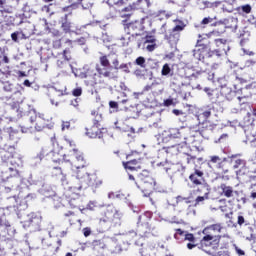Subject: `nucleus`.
Segmentation results:
<instances>
[{
    "instance_id": "0e129e2a",
    "label": "nucleus",
    "mask_w": 256,
    "mask_h": 256,
    "mask_svg": "<svg viewBox=\"0 0 256 256\" xmlns=\"http://www.w3.org/2000/svg\"><path fill=\"white\" fill-rule=\"evenodd\" d=\"M83 235L84 237H89V235H91V228H84Z\"/></svg>"
},
{
    "instance_id": "ddd939ff",
    "label": "nucleus",
    "mask_w": 256,
    "mask_h": 256,
    "mask_svg": "<svg viewBox=\"0 0 256 256\" xmlns=\"http://www.w3.org/2000/svg\"><path fill=\"white\" fill-rule=\"evenodd\" d=\"M183 133H185V129L183 128H171L168 131V137H170V139H187V137L183 136Z\"/></svg>"
},
{
    "instance_id": "f8f14e48",
    "label": "nucleus",
    "mask_w": 256,
    "mask_h": 256,
    "mask_svg": "<svg viewBox=\"0 0 256 256\" xmlns=\"http://www.w3.org/2000/svg\"><path fill=\"white\" fill-rule=\"evenodd\" d=\"M86 135L90 139H102L103 138V132L99 129V126H95V124L90 128H86Z\"/></svg>"
},
{
    "instance_id": "774afa93",
    "label": "nucleus",
    "mask_w": 256,
    "mask_h": 256,
    "mask_svg": "<svg viewBox=\"0 0 256 256\" xmlns=\"http://www.w3.org/2000/svg\"><path fill=\"white\" fill-rule=\"evenodd\" d=\"M231 48L228 46V44H226V46H222L221 47V51L222 53H225V55H227V52L230 50Z\"/></svg>"
},
{
    "instance_id": "c756f323",
    "label": "nucleus",
    "mask_w": 256,
    "mask_h": 256,
    "mask_svg": "<svg viewBox=\"0 0 256 256\" xmlns=\"http://www.w3.org/2000/svg\"><path fill=\"white\" fill-rule=\"evenodd\" d=\"M133 163H137V160H131L129 162L124 163L125 169H129L130 171H137V169H141V167H135Z\"/></svg>"
},
{
    "instance_id": "f257e3e1",
    "label": "nucleus",
    "mask_w": 256,
    "mask_h": 256,
    "mask_svg": "<svg viewBox=\"0 0 256 256\" xmlns=\"http://www.w3.org/2000/svg\"><path fill=\"white\" fill-rule=\"evenodd\" d=\"M123 223V212L115 208V206H108L105 215L100 219L101 227L104 229H111V227H119Z\"/></svg>"
},
{
    "instance_id": "39448f33",
    "label": "nucleus",
    "mask_w": 256,
    "mask_h": 256,
    "mask_svg": "<svg viewBox=\"0 0 256 256\" xmlns=\"http://www.w3.org/2000/svg\"><path fill=\"white\" fill-rule=\"evenodd\" d=\"M185 29V25H176L172 30L169 31V34H166L165 37L172 47L179 43L181 37L180 31Z\"/></svg>"
},
{
    "instance_id": "e433bc0d",
    "label": "nucleus",
    "mask_w": 256,
    "mask_h": 256,
    "mask_svg": "<svg viewBox=\"0 0 256 256\" xmlns=\"http://www.w3.org/2000/svg\"><path fill=\"white\" fill-rule=\"evenodd\" d=\"M62 29L64 33H70L71 32V22H63L62 23Z\"/></svg>"
},
{
    "instance_id": "8fccbe9b",
    "label": "nucleus",
    "mask_w": 256,
    "mask_h": 256,
    "mask_svg": "<svg viewBox=\"0 0 256 256\" xmlns=\"http://www.w3.org/2000/svg\"><path fill=\"white\" fill-rule=\"evenodd\" d=\"M82 93H83V90L81 88H75L72 91V94L74 95V97H81Z\"/></svg>"
},
{
    "instance_id": "2eb2a0df",
    "label": "nucleus",
    "mask_w": 256,
    "mask_h": 256,
    "mask_svg": "<svg viewBox=\"0 0 256 256\" xmlns=\"http://www.w3.org/2000/svg\"><path fill=\"white\" fill-rule=\"evenodd\" d=\"M214 25H225L228 29H237V19L230 18L216 22Z\"/></svg>"
},
{
    "instance_id": "9b49d317",
    "label": "nucleus",
    "mask_w": 256,
    "mask_h": 256,
    "mask_svg": "<svg viewBox=\"0 0 256 256\" xmlns=\"http://www.w3.org/2000/svg\"><path fill=\"white\" fill-rule=\"evenodd\" d=\"M10 163L12 165V167L9 168L11 177H17L19 175L17 167H23V160H21V158H13Z\"/></svg>"
},
{
    "instance_id": "b1692460",
    "label": "nucleus",
    "mask_w": 256,
    "mask_h": 256,
    "mask_svg": "<svg viewBox=\"0 0 256 256\" xmlns=\"http://www.w3.org/2000/svg\"><path fill=\"white\" fill-rule=\"evenodd\" d=\"M213 113H215V108L213 106H207V108L200 115L203 117V119H209Z\"/></svg>"
},
{
    "instance_id": "2f4dec72",
    "label": "nucleus",
    "mask_w": 256,
    "mask_h": 256,
    "mask_svg": "<svg viewBox=\"0 0 256 256\" xmlns=\"http://www.w3.org/2000/svg\"><path fill=\"white\" fill-rule=\"evenodd\" d=\"M7 133L9 134L11 141H15V139H17V130H14L12 127H10L7 128Z\"/></svg>"
},
{
    "instance_id": "7ed1b4c3",
    "label": "nucleus",
    "mask_w": 256,
    "mask_h": 256,
    "mask_svg": "<svg viewBox=\"0 0 256 256\" xmlns=\"http://www.w3.org/2000/svg\"><path fill=\"white\" fill-rule=\"evenodd\" d=\"M92 185H94L93 178H91V175L86 173L81 178H74V185L70 186L69 189L74 191V193H77V191H81V189H87V187H92Z\"/></svg>"
},
{
    "instance_id": "c85d7f7f",
    "label": "nucleus",
    "mask_w": 256,
    "mask_h": 256,
    "mask_svg": "<svg viewBox=\"0 0 256 256\" xmlns=\"http://www.w3.org/2000/svg\"><path fill=\"white\" fill-rule=\"evenodd\" d=\"M134 64L138 65V67H141V69H145V67H147V61L143 56H139L138 58H136Z\"/></svg>"
},
{
    "instance_id": "5fc2aeb1",
    "label": "nucleus",
    "mask_w": 256,
    "mask_h": 256,
    "mask_svg": "<svg viewBox=\"0 0 256 256\" xmlns=\"http://www.w3.org/2000/svg\"><path fill=\"white\" fill-rule=\"evenodd\" d=\"M0 13H1L3 16L5 15V13H11V8L7 7V5L4 6V7H1V8H0Z\"/></svg>"
},
{
    "instance_id": "79ce46f5",
    "label": "nucleus",
    "mask_w": 256,
    "mask_h": 256,
    "mask_svg": "<svg viewBox=\"0 0 256 256\" xmlns=\"http://www.w3.org/2000/svg\"><path fill=\"white\" fill-rule=\"evenodd\" d=\"M52 7L53 4L45 5L42 7V11H44V13H50V15H53L55 12H52Z\"/></svg>"
},
{
    "instance_id": "dca6fc26",
    "label": "nucleus",
    "mask_w": 256,
    "mask_h": 256,
    "mask_svg": "<svg viewBox=\"0 0 256 256\" xmlns=\"http://www.w3.org/2000/svg\"><path fill=\"white\" fill-rule=\"evenodd\" d=\"M204 93H206L211 103H217V99H219V92H217V90L205 87Z\"/></svg>"
},
{
    "instance_id": "ea45409f",
    "label": "nucleus",
    "mask_w": 256,
    "mask_h": 256,
    "mask_svg": "<svg viewBox=\"0 0 256 256\" xmlns=\"http://www.w3.org/2000/svg\"><path fill=\"white\" fill-rule=\"evenodd\" d=\"M16 208L19 211H25V209H27V201H25V200L20 201V204L16 205Z\"/></svg>"
},
{
    "instance_id": "4be33fe9",
    "label": "nucleus",
    "mask_w": 256,
    "mask_h": 256,
    "mask_svg": "<svg viewBox=\"0 0 256 256\" xmlns=\"http://www.w3.org/2000/svg\"><path fill=\"white\" fill-rule=\"evenodd\" d=\"M149 171L147 170H143L140 174H138V182L136 183V187L141 188V186L139 185V183H142L143 181H145L148 177H149Z\"/></svg>"
},
{
    "instance_id": "bb28decb",
    "label": "nucleus",
    "mask_w": 256,
    "mask_h": 256,
    "mask_svg": "<svg viewBox=\"0 0 256 256\" xmlns=\"http://www.w3.org/2000/svg\"><path fill=\"white\" fill-rule=\"evenodd\" d=\"M0 227H11L9 222H7V218L5 217V213L2 208H0Z\"/></svg>"
},
{
    "instance_id": "338daca9",
    "label": "nucleus",
    "mask_w": 256,
    "mask_h": 256,
    "mask_svg": "<svg viewBox=\"0 0 256 256\" xmlns=\"http://www.w3.org/2000/svg\"><path fill=\"white\" fill-rule=\"evenodd\" d=\"M140 254H141V256H151V253H149V250H147V248L142 249L140 251Z\"/></svg>"
},
{
    "instance_id": "13d9d810",
    "label": "nucleus",
    "mask_w": 256,
    "mask_h": 256,
    "mask_svg": "<svg viewBox=\"0 0 256 256\" xmlns=\"http://www.w3.org/2000/svg\"><path fill=\"white\" fill-rule=\"evenodd\" d=\"M213 19L214 18H211V17H206L202 20L201 24L202 25H209V23H213Z\"/></svg>"
},
{
    "instance_id": "423d86ee",
    "label": "nucleus",
    "mask_w": 256,
    "mask_h": 256,
    "mask_svg": "<svg viewBox=\"0 0 256 256\" xmlns=\"http://www.w3.org/2000/svg\"><path fill=\"white\" fill-rule=\"evenodd\" d=\"M175 239H184V241H190V243L187 244L188 249L195 248V236L192 233H189L187 231H183L181 229L176 230V233L174 234Z\"/></svg>"
},
{
    "instance_id": "052dcab7",
    "label": "nucleus",
    "mask_w": 256,
    "mask_h": 256,
    "mask_svg": "<svg viewBox=\"0 0 256 256\" xmlns=\"http://www.w3.org/2000/svg\"><path fill=\"white\" fill-rule=\"evenodd\" d=\"M19 35H20V33L19 32H14V33H12L11 34V39H12V41H15V43H17V41H19Z\"/></svg>"
},
{
    "instance_id": "bf43d9fd",
    "label": "nucleus",
    "mask_w": 256,
    "mask_h": 256,
    "mask_svg": "<svg viewBox=\"0 0 256 256\" xmlns=\"http://www.w3.org/2000/svg\"><path fill=\"white\" fill-rule=\"evenodd\" d=\"M255 65H256V61L255 60H247L246 62H245V67H255Z\"/></svg>"
},
{
    "instance_id": "aec40b11",
    "label": "nucleus",
    "mask_w": 256,
    "mask_h": 256,
    "mask_svg": "<svg viewBox=\"0 0 256 256\" xmlns=\"http://www.w3.org/2000/svg\"><path fill=\"white\" fill-rule=\"evenodd\" d=\"M68 203L71 209H77L81 207V197H79V195L76 194L75 197H71L68 200Z\"/></svg>"
},
{
    "instance_id": "c03bdc74",
    "label": "nucleus",
    "mask_w": 256,
    "mask_h": 256,
    "mask_svg": "<svg viewBox=\"0 0 256 256\" xmlns=\"http://www.w3.org/2000/svg\"><path fill=\"white\" fill-rule=\"evenodd\" d=\"M112 65L116 71H119V59H117V56H113L112 59Z\"/></svg>"
},
{
    "instance_id": "603ef678",
    "label": "nucleus",
    "mask_w": 256,
    "mask_h": 256,
    "mask_svg": "<svg viewBox=\"0 0 256 256\" xmlns=\"http://www.w3.org/2000/svg\"><path fill=\"white\" fill-rule=\"evenodd\" d=\"M193 57L195 59H198V61H201V58H202L201 50H193Z\"/></svg>"
},
{
    "instance_id": "6e6552de",
    "label": "nucleus",
    "mask_w": 256,
    "mask_h": 256,
    "mask_svg": "<svg viewBox=\"0 0 256 256\" xmlns=\"http://www.w3.org/2000/svg\"><path fill=\"white\" fill-rule=\"evenodd\" d=\"M41 225V216H37L35 213H30L27 216V220L24 221L23 227H34V229H39Z\"/></svg>"
},
{
    "instance_id": "c9c22d12",
    "label": "nucleus",
    "mask_w": 256,
    "mask_h": 256,
    "mask_svg": "<svg viewBox=\"0 0 256 256\" xmlns=\"http://www.w3.org/2000/svg\"><path fill=\"white\" fill-rule=\"evenodd\" d=\"M216 47H219L221 49L222 47H227V40L225 39H216L215 40Z\"/></svg>"
},
{
    "instance_id": "49530a36",
    "label": "nucleus",
    "mask_w": 256,
    "mask_h": 256,
    "mask_svg": "<svg viewBox=\"0 0 256 256\" xmlns=\"http://www.w3.org/2000/svg\"><path fill=\"white\" fill-rule=\"evenodd\" d=\"M21 132L22 133H35V129H33V127L22 126Z\"/></svg>"
},
{
    "instance_id": "1a4fd4ad",
    "label": "nucleus",
    "mask_w": 256,
    "mask_h": 256,
    "mask_svg": "<svg viewBox=\"0 0 256 256\" xmlns=\"http://www.w3.org/2000/svg\"><path fill=\"white\" fill-rule=\"evenodd\" d=\"M239 157H241V154H232L228 157V159H230V163L233 165V169L235 170L245 169V167L247 166V161Z\"/></svg>"
},
{
    "instance_id": "864d4df0",
    "label": "nucleus",
    "mask_w": 256,
    "mask_h": 256,
    "mask_svg": "<svg viewBox=\"0 0 256 256\" xmlns=\"http://www.w3.org/2000/svg\"><path fill=\"white\" fill-rule=\"evenodd\" d=\"M241 10L243 11V13H251V5L246 4L244 6H241Z\"/></svg>"
},
{
    "instance_id": "58836bf2",
    "label": "nucleus",
    "mask_w": 256,
    "mask_h": 256,
    "mask_svg": "<svg viewBox=\"0 0 256 256\" xmlns=\"http://www.w3.org/2000/svg\"><path fill=\"white\" fill-rule=\"evenodd\" d=\"M210 229H212V231H215L216 233H221V231H223V226H221V224H214L210 227Z\"/></svg>"
},
{
    "instance_id": "a18cd8bd",
    "label": "nucleus",
    "mask_w": 256,
    "mask_h": 256,
    "mask_svg": "<svg viewBox=\"0 0 256 256\" xmlns=\"http://www.w3.org/2000/svg\"><path fill=\"white\" fill-rule=\"evenodd\" d=\"M62 59H64V61H67V63H69V61L71 60V54H70L69 50H64Z\"/></svg>"
},
{
    "instance_id": "f3484780",
    "label": "nucleus",
    "mask_w": 256,
    "mask_h": 256,
    "mask_svg": "<svg viewBox=\"0 0 256 256\" xmlns=\"http://www.w3.org/2000/svg\"><path fill=\"white\" fill-rule=\"evenodd\" d=\"M52 175H54V177H57L58 179H60L62 185H67V177L65 176V173H63V170L59 167H55L53 169Z\"/></svg>"
},
{
    "instance_id": "20e7f679",
    "label": "nucleus",
    "mask_w": 256,
    "mask_h": 256,
    "mask_svg": "<svg viewBox=\"0 0 256 256\" xmlns=\"http://www.w3.org/2000/svg\"><path fill=\"white\" fill-rule=\"evenodd\" d=\"M28 116H29V121L30 123H35V131H43V129H45V125H47L45 122L47 120H45V115L38 113L37 111H35V109H31L30 111H28Z\"/></svg>"
},
{
    "instance_id": "5701e85b",
    "label": "nucleus",
    "mask_w": 256,
    "mask_h": 256,
    "mask_svg": "<svg viewBox=\"0 0 256 256\" xmlns=\"http://www.w3.org/2000/svg\"><path fill=\"white\" fill-rule=\"evenodd\" d=\"M75 158H76V161H78L79 164H75L74 167H76V169H83V167H85V160L83 158V155L79 154V153H76Z\"/></svg>"
},
{
    "instance_id": "e2e57ef3",
    "label": "nucleus",
    "mask_w": 256,
    "mask_h": 256,
    "mask_svg": "<svg viewBox=\"0 0 256 256\" xmlns=\"http://www.w3.org/2000/svg\"><path fill=\"white\" fill-rule=\"evenodd\" d=\"M235 251L237 253V255L239 256H245V251H243L241 248L235 246Z\"/></svg>"
},
{
    "instance_id": "4c0bfd02",
    "label": "nucleus",
    "mask_w": 256,
    "mask_h": 256,
    "mask_svg": "<svg viewBox=\"0 0 256 256\" xmlns=\"http://www.w3.org/2000/svg\"><path fill=\"white\" fill-rule=\"evenodd\" d=\"M67 65H69V62H67L63 58L57 60V67H59L60 69H63V67H67Z\"/></svg>"
},
{
    "instance_id": "0eeeda50",
    "label": "nucleus",
    "mask_w": 256,
    "mask_h": 256,
    "mask_svg": "<svg viewBox=\"0 0 256 256\" xmlns=\"http://www.w3.org/2000/svg\"><path fill=\"white\" fill-rule=\"evenodd\" d=\"M220 239V236L206 235L201 240V247L202 249H205V247H211V249L215 250L219 247Z\"/></svg>"
},
{
    "instance_id": "680f3d73",
    "label": "nucleus",
    "mask_w": 256,
    "mask_h": 256,
    "mask_svg": "<svg viewBox=\"0 0 256 256\" xmlns=\"http://www.w3.org/2000/svg\"><path fill=\"white\" fill-rule=\"evenodd\" d=\"M212 55H216V57H221V55H223V50H221V48L214 50L212 52Z\"/></svg>"
},
{
    "instance_id": "cd10ccee",
    "label": "nucleus",
    "mask_w": 256,
    "mask_h": 256,
    "mask_svg": "<svg viewBox=\"0 0 256 256\" xmlns=\"http://www.w3.org/2000/svg\"><path fill=\"white\" fill-rule=\"evenodd\" d=\"M135 77L138 79H145V76L147 75V69L143 68H138L134 71Z\"/></svg>"
},
{
    "instance_id": "3c124183",
    "label": "nucleus",
    "mask_w": 256,
    "mask_h": 256,
    "mask_svg": "<svg viewBox=\"0 0 256 256\" xmlns=\"http://www.w3.org/2000/svg\"><path fill=\"white\" fill-rule=\"evenodd\" d=\"M19 103H23V100L13 102V104L10 105L11 109H13V111H19Z\"/></svg>"
},
{
    "instance_id": "f03ea898",
    "label": "nucleus",
    "mask_w": 256,
    "mask_h": 256,
    "mask_svg": "<svg viewBox=\"0 0 256 256\" xmlns=\"http://www.w3.org/2000/svg\"><path fill=\"white\" fill-rule=\"evenodd\" d=\"M96 71L100 77L106 79H115V73H113V66H111V60L107 56L100 57V64L96 65Z\"/></svg>"
},
{
    "instance_id": "4d7b16f0",
    "label": "nucleus",
    "mask_w": 256,
    "mask_h": 256,
    "mask_svg": "<svg viewBox=\"0 0 256 256\" xmlns=\"http://www.w3.org/2000/svg\"><path fill=\"white\" fill-rule=\"evenodd\" d=\"M192 175H195L196 177L203 181V171L196 169Z\"/></svg>"
},
{
    "instance_id": "a19ab883",
    "label": "nucleus",
    "mask_w": 256,
    "mask_h": 256,
    "mask_svg": "<svg viewBox=\"0 0 256 256\" xmlns=\"http://www.w3.org/2000/svg\"><path fill=\"white\" fill-rule=\"evenodd\" d=\"M146 65H148V67H150V69H155V67H157V61L149 58L146 62Z\"/></svg>"
},
{
    "instance_id": "72a5a7b5",
    "label": "nucleus",
    "mask_w": 256,
    "mask_h": 256,
    "mask_svg": "<svg viewBox=\"0 0 256 256\" xmlns=\"http://www.w3.org/2000/svg\"><path fill=\"white\" fill-rule=\"evenodd\" d=\"M190 181H192V183H194V185H201V183H203V180L199 179V177H197L194 174H191L189 176Z\"/></svg>"
},
{
    "instance_id": "412c9836",
    "label": "nucleus",
    "mask_w": 256,
    "mask_h": 256,
    "mask_svg": "<svg viewBox=\"0 0 256 256\" xmlns=\"http://www.w3.org/2000/svg\"><path fill=\"white\" fill-rule=\"evenodd\" d=\"M161 75L163 77H173V69H171V66L169 64H164L161 70Z\"/></svg>"
},
{
    "instance_id": "7c9ffc66",
    "label": "nucleus",
    "mask_w": 256,
    "mask_h": 256,
    "mask_svg": "<svg viewBox=\"0 0 256 256\" xmlns=\"http://www.w3.org/2000/svg\"><path fill=\"white\" fill-rule=\"evenodd\" d=\"M92 115L95 116L94 125L99 127V122L103 120V115L99 114L98 112H95V111H92Z\"/></svg>"
},
{
    "instance_id": "a211bd4d",
    "label": "nucleus",
    "mask_w": 256,
    "mask_h": 256,
    "mask_svg": "<svg viewBox=\"0 0 256 256\" xmlns=\"http://www.w3.org/2000/svg\"><path fill=\"white\" fill-rule=\"evenodd\" d=\"M128 33L130 35H139V31H141V23L140 22H132L127 26Z\"/></svg>"
},
{
    "instance_id": "69168bd1",
    "label": "nucleus",
    "mask_w": 256,
    "mask_h": 256,
    "mask_svg": "<svg viewBox=\"0 0 256 256\" xmlns=\"http://www.w3.org/2000/svg\"><path fill=\"white\" fill-rule=\"evenodd\" d=\"M205 199H207V196H198L196 198V205H199V203H202Z\"/></svg>"
},
{
    "instance_id": "f704fd0d",
    "label": "nucleus",
    "mask_w": 256,
    "mask_h": 256,
    "mask_svg": "<svg viewBox=\"0 0 256 256\" xmlns=\"http://www.w3.org/2000/svg\"><path fill=\"white\" fill-rule=\"evenodd\" d=\"M124 1L123 0H107V4L110 7H114V5H117L118 7H121L123 5Z\"/></svg>"
},
{
    "instance_id": "a878e982",
    "label": "nucleus",
    "mask_w": 256,
    "mask_h": 256,
    "mask_svg": "<svg viewBox=\"0 0 256 256\" xmlns=\"http://www.w3.org/2000/svg\"><path fill=\"white\" fill-rule=\"evenodd\" d=\"M3 77H0V81L3 84V89L6 91V93H13V84L9 81H3Z\"/></svg>"
},
{
    "instance_id": "09e8293b",
    "label": "nucleus",
    "mask_w": 256,
    "mask_h": 256,
    "mask_svg": "<svg viewBox=\"0 0 256 256\" xmlns=\"http://www.w3.org/2000/svg\"><path fill=\"white\" fill-rule=\"evenodd\" d=\"M127 239H133L134 237H137V232L135 230H130L125 233Z\"/></svg>"
},
{
    "instance_id": "4468645a",
    "label": "nucleus",
    "mask_w": 256,
    "mask_h": 256,
    "mask_svg": "<svg viewBox=\"0 0 256 256\" xmlns=\"http://www.w3.org/2000/svg\"><path fill=\"white\" fill-rule=\"evenodd\" d=\"M137 233L140 237H151V228L149 227V223L139 224L138 222Z\"/></svg>"
},
{
    "instance_id": "9d476101",
    "label": "nucleus",
    "mask_w": 256,
    "mask_h": 256,
    "mask_svg": "<svg viewBox=\"0 0 256 256\" xmlns=\"http://www.w3.org/2000/svg\"><path fill=\"white\" fill-rule=\"evenodd\" d=\"M207 166L213 171H215V169H223V160L219 156H209Z\"/></svg>"
},
{
    "instance_id": "6ab92c4d",
    "label": "nucleus",
    "mask_w": 256,
    "mask_h": 256,
    "mask_svg": "<svg viewBox=\"0 0 256 256\" xmlns=\"http://www.w3.org/2000/svg\"><path fill=\"white\" fill-rule=\"evenodd\" d=\"M220 189L222 190V195L228 199L233 197V193H235V191H233V187L227 186L226 184H221Z\"/></svg>"
},
{
    "instance_id": "6e6d98bb",
    "label": "nucleus",
    "mask_w": 256,
    "mask_h": 256,
    "mask_svg": "<svg viewBox=\"0 0 256 256\" xmlns=\"http://www.w3.org/2000/svg\"><path fill=\"white\" fill-rule=\"evenodd\" d=\"M118 69H122L124 71V73H131V71L129 70V65L127 64H121Z\"/></svg>"
},
{
    "instance_id": "37998d69",
    "label": "nucleus",
    "mask_w": 256,
    "mask_h": 256,
    "mask_svg": "<svg viewBox=\"0 0 256 256\" xmlns=\"http://www.w3.org/2000/svg\"><path fill=\"white\" fill-rule=\"evenodd\" d=\"M87 0H78L79 3H81L83 9H91L93 7V4L86 3Z\"/></svg>"
},
{
    "instance_id": "393cba45",
    "label": "nucleus",
    "mask_w": 256,
    "mask_h": 256,
    "mask_svg": "<svg viewBox=\"0 0 256 256\" xmlns=\"http://www.w3.org/2000/svg\"><path fill=\"white\" fill-rule=\"evenodd\" d=\"M94 251H101L107 247L102 240H96L92 243Z\"/></svg>"
},
{
    "instance_id": "de8ad7c7",
    "label": "nucleus",
    "mask_w": 256,
    "mask_h": 256,
    "mask_svg": "<svg viewBox=\"0 0 256 256\" xmlns=\"http://www.w3.org/2000/svg\"><path fill=\"white\" fill-rule=\"evenodd\" d=\"M175 107V101L172 98L164 100V107Z\"/></svg>"
},
{
    "instance_id": "473e14b6",
    "label": "nucleus",
    "mask_w": 256,
    "mask_h": 256,
    "mask_svg": "<svg viewBox=\"0 0 256 256\" xmlns=\"http://www.w3.org/2000/svg\"><path fill=\"white\" fill-rule=\"evenodd\" d=\"M142 183L144 185H150V187H155L156 185L155 179L151 177V174L148 177H146V179Z\"/></svg>"
}]
</instances>
